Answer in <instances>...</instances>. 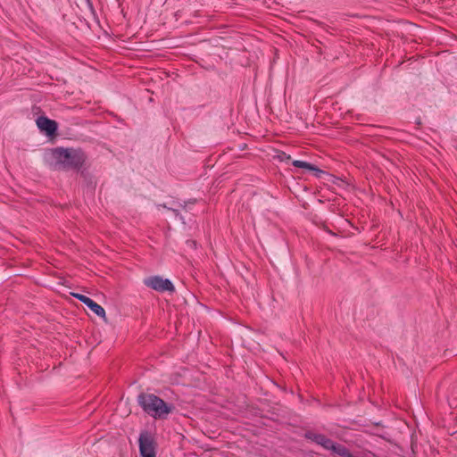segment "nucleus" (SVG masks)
Instances as JSON below:
<instances>
[{
    "mask_svg": "<svg viewBox=\"0 0 457 457\" xmlns=\"http://www.w3.org/2000/svg\"><path fill=\"white\" fill-rule=\"evenodd\" d=\"M44 162L54 170H71L79 169L84 161V152L79 148L54 147L44 153Z\"/></svg>",
    "mask_w": 457,
    "mask_h": 457,
    "instance_id": "obj_1",
    "label": "nucleus"
},
{
    "mask_svg": "<svg viewBox=\"0 0 457 457\" xmlns=\"http://www.w3.org/2000/svg\"><path fill=\"white\" fill-rule=\"evenodd\" d=\"M138 403L142 409L154 419H164L172 410L162 399L153 394H141Z\"/></svg>",
    "mask_w": 457,
    "mask_h": 457,
    "instance_id": "obj_2",
    "label": "nucleus"
},
{
    "mask_svg": "<svg viewBox=\"0 0 457 457\" xmlns=\"http://www.w3.org/2000/svg\"><path fill=\"white\" fill-rule=\"evenodd\" d=\"M141 457H156V443L148 431H142L138 438Z\"/></svg>",
    "mask_w": 457,
    "mask_h": 457,
    "instance_id": "obj_3",
    "label": "nucleus"
},
{
    "mask_svg": "<svg viewBox=\"0 0 457 457\" xmlns=\"http://www.w3.org/2000/svg\"><path fill=\"white\" fill-rule=\"evenodd\" d=\"M144 284L158 292H174L175 287L168 278L160 276H151L144 279Z\"/></svg>",
    "mask_w": 457,
    "mask_h": 457,
    "instance_id": "obj_4",
    "label": "nucleus"
},
{
    "mask_svg": "<svg viewBox=\"0 0 457 457\" xmlns=\"http://www.w3.org/2000/svg\"><path fill=\"white\" fill-rule=\"evenodd\" d=\"M36 122L40 131L44 132L47 137H53L56 134L58 124L55 120L46 116H39Z\"/></svg>",
    "mask_w": 457,
    "mask_h": 457,
    "instance_id": "obj_5",
    "label": "nucleus"
},
{
    "mask_svg": "<svg viewBox=\"0 0 457 457\" xmlns=\"http://www.w3.org/2000/svg\"><path fill=\"white\" fill-rule=\"evenodd\" d=\"M314 441L322 445L325 449L331 450L335 453H337L341 456H346L348 454L346 449L339 445H336L332 440L325 437L322 435H316L314 436Z\"/></svg>",
    "mask_w": 457,
    "mask_h": 457,
    "instance_id": "obj_6",
    "label": "nucleus"
},
{
    "mask_svg": "<svg viewBox=\"0 0 457 457\" xmlns=\"http://www.w3.org/2000/svg\"><path fill=\"white\" fill-rule=\"evenodd\" d=\"M87 308H89L96 316L102 319L104 321H106V315L104 309L94 302L92 299L87 297Z\"/></svg>",
    "mask_w": 457,
    "mask_h": 457,
    "instance_id": "obj_7",
    "label": "nucleus"
},
{
    "mask_svg": "<svg viewBox=\"0 0 457 457\" xmlns=\"http://www.w3.org/2000/svg\"><path fill=\"white\" fill-rule=\"evenodd\" d=\"M292 163L295 167L315 171L318 177L320 176V174L323 173V171L318 169L316 166L304 161L295 160Z\"/></svg>",
    "mask_w": 457,
    "mask_h": 457,
    "instance_id": "obj_8",
    "label": "nucleus"
},
{
    "mask_svg": "<svg viewBox=\"0 0 457 457\" xmlns=\"http://www.w3.org/2000/svg\"><path fill=\"white\" fill-rule=\"evenodd\" d=\"M74 297L80 300L82 303H86V295L83 294H78V293H72L71 294Z\"/></svg>",
    "mask_w": 457,
    "mask_h": 457,
    "instance_id": "obj_9",
    "label": "nucleus"
}]
</instances>
